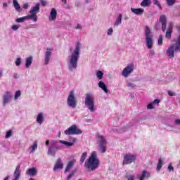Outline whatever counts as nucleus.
<instances>
[{"label":"nucleus","instance_id":"nucleus-1","mask_svg":"<svg viewBox=\"0 0 180 180\" xmlns=\"http://www.w3.org/2000/svg\"><path fill=\"white\" fill-rule=\"evenodd\" d=\"M99 164H101V162L98 158L96 151H93L89 159L86 161L84 167L87 168L89 171H95V169L99 167Z\"/></svg>","mask_w":180,"mask_h":180},{"label":"nucleus","instance_id":"nucleus-2","mask_svg":"<svg viewBox=\"0 0 180 180\" xmlns=\"http://www.w3.org/2000/svg\"><path fill=\"white\" fill-rule=\"evenodd\" d=\"M78 58H79V45H77L73 53L70 56L69 70L72 71L77 68L78 65Z\"/></svg>","mask_w":180,"mask_h":180},{"label":"nucleus","instance_id":"nucleus-3","mask_svg":"<svg viewBox=\"0 0 180 180\" xmlns=\"http://www.w3.org/2000/svg\"><path fill=\"white\" fill-rule=\"evenodd\" d=\"M84 105L90 112H95L96 110V108H95V98L90 94H86Z\"/></svg>","mask_w":180,"mask_h":180},{"label":"nucleus","instance_id":"nucleus-4","mask_svg":"<svg viewBox=\"0 0 180 180\" xmlns=\"http://www.w3.org/2000/svg\"><path fill=\"white\" fill-rule=\"evenodd\" d=\"M145 37L146 46H148V49H149V50H151V49H153V37H154V34H153L151 30H150V27L148 26H146L145 27Z\"/></svg>","mask_w":180,"mask_h":180},{"label":"nucleus","instance_id":"nucleus-5","mask_svg":"<svg viewBox=\"0 0 180 180\" xmlns=\"http://www.w3.org/2000/svg\"><path fill=\"white\" fill-rule=\"evenodd\" d=\"M97 143L98 144V150L101 153H106V139L103 136H101L99 134H97Z\"/></svg>","mask_w":180,"mask_h":180},{"label":"nucleus","instance_id":"nucleus-6","mask_svg":"<svg viewBox=\"0 0 180 180\" xmlns=\"http://www.w3.org/2000/svg\"><path fill=\"white\" fill-rule=\"evenodd\" d=\"M68 106L75 109L77 108V98L74 95V90L70 91L67 100Z\"/></svg>","mask_w":180,"mask_h":180},{"label":"nucleus","instance_id":"nucleus-7","mask_svg":"<svg viewBox=\"0 0 180 180\" xmlns=\"http://www.w3.org/2000/svg\"><path fill=\"white\" fill-rule=\"evenodd\" d=\"M39 12H40V4H37L35 6L30 10V15H28L31 19H33V22H37V13H39Z\"/></svg>","mask_w":180,"mask_h":180},{"label":"nucleus","instance_id":"nucleus-8","mask_svg":"<svg viewBox=\"0 0 180 180\" xmlns=\"http://www.w3.org/2000/svg\"><path fill=\"white\" fill-rule=\"evenodd\" d=\"M137 158L136 155L131 153H127L124 155V160L122 162L123 165H127V164H131L134 162Z\"/></svg>","mask_w":180,"mask_h":180},{"label":"nucleus","instance_id":"nucleus-9","mask_svg":"<svg viewBox=\"0 0 180 180\" xmlns=\"http://www.w3.org/2000/svg\"><path fill=\"white\" fill-rule=\"evenodd\" d=\"M82 134V131H81V129H78V127H77L76 125H72L70 127H69L68 129L65 131V134H66V136Z\"/></svg>","mask_w":180,"mask_h":180},{"label":"nucleus","instance_id":"nucleus-10","mask_svg":"<svg viewBox=\"0 0 180 180\" xmlns=\"http://www.w3.org/2000/svg\"><path fill=\"white\" fill-rule=\"evenodd\" d=\"M56 144H57V141H52L51 142V146L48 148L49 155H52V157H56V151H58V150H60V148L57 147Z\"/></svg>","mask_w":180,"mask_h":180},{"label":"nucleus","instance_id":"nucleus-11","mask_svg":"<svg viewBox=\"0 0 180 180\" xmlns=\"http://www.w3.org/2000/svg\"><path fill=\"white\" fill-rule=\"evenodd\" d=\"M178 50H179V45H176V46L174 45H172L166 51L167 56H168L169 58H174L175 51H178Z\"/></svg>","mask_w":180,"mask_h":180},{"label":"nucleus","instance_id":"nucleus-12","mask_svg":"<svg viewBox=\"0 0 180 180\" xmlns=\"http://www.w3.org/2000/svg\"><path fill=\"white\" fill-rule=\"evenodd\" d=\"M134 68V66L133 65H129L123 70L122 75L125 77V78H127V77H129V75L133 72Z\"/></svg>","mask_w":180,"mask_h":180},{"label":"nucleus","instance_id":"nucleus-13","mask_svg":"<svg viewBox=\"0 0 180 180\" xmlns=\"http://www.w3.org/2000/svg\"><path fill=\"white\" fill-rule=\"evenodd\" d=\"M159 21L162 23V32H165L167 30V17L165 15H160Z\"/></svg>","mask_w":180,"mask_h":180},{"label":"nucleus","instance_id":"nucleus-14","mask_svg":"<svg viewBox=\"0 0 180 180\" xmlns=\"http://www.w3.org/2000/svg\"><path fill=\"white\" fill-rule=\"evenodd\" d=\"M51 51H53V49L48 48L47 51L45 53V65H47L50 61V57L51 56Z\"/></svg>","mask_w":180,"mask_h":180},{"label":"nucleus","instance_id":"nucleus-15","mask_svg":"<svg viewBox=\"0 0 180 180\" xmlns=\"http://www.w3.org/2000/svg\"><path fill=\"white\" fill-rule=\"evenodd\" d=\"M64 168V165H63V162L61 158H58L56 161V163L53 167V171H57V169H63Z\"/></svg>","mask_w":180,"mask_h":180},{"label":"nucleus","instance_id":"nucleus-16","mask_svg":"<svg viewBox=\"0 0 180 180\" xmlns=\"http://www.w3.org/2000/svg\"><path fill=\"white\" fill-rule=\"evenodd\" d=\"M12 98V94L9 91H6L3 99V105L5 106L9 101H11V98Z\"/></svg>","mask_w":180,"mask_h":180},{"label":"nucleus","instance_id":"nucleus-17","mask_svg":"<svg viewBox=\"0 0 180 180\" xmlns=\"http://www.w3.org/2000/svg\"><path fill=\"white\" fill-rule=\"evenodd\" d=\"M49 18L51 20H56L57 19V10L55 8H51Z\"/></svg>","mask_w":180,"mask_h":180},{"label":"nucleus","instance_id":"nucleus-18","mask_svg":"<svg viewBox=\"0 0 180 180\" xmlns=\"http://www.w3.org/2000/svg\"><path fill=\"white\" fill-rule=\"evenodd\" d=\"M26 174L27 175H30V176H34V175L37 174V170H36V168L34 167L30 168L27 169V170L26 171Z\"/></svg>","mask_w":180,"mask_h":180},{"label":"nucleus","instance_id":"nucleus-19","mask_svg":"<svg viewBox=\"0 0 180 180\" xmlns=\"http://www.w3.org/2000/svg\"><path fill=\"white\" fill-rule=\"evenodd\" d=\"M75 162H76L75 160L70 161L68 163V165H67V167H66V168L65 169V173L68 172V171H70L71 169V168H72V167H74V164H75Z\"/></svg>","mask_w":180,"mask_h":180},{"label":"nucleus","instance_id":"nucleus-20","mask_svg":"<svg viewBox=\"0 0 180 180\" xmlns=\"http://www.w3.org/2000/svg\"><path fill=\"white\" fill-rule=\"evenodd\" d=\"M131 11L135 15H142L143 12H144V9H143V8H131Z\"/></svg>","mask_w":180,"mask_h":180},{"label":"nucleus","instance_id":"nucleus-21","mask_svg":"<svg viewBox=\"0 0 180 180\" xmlns=\"http://www.w3.org/2000/svg\"><path fill=\"white\" fill-rule=\"evenodd\" d=\"M29 19H32V18L30 17V15H26L25 17L17 18L15 20V22L17 23H23V22H25V20H29Z\"/></svg>","mask_w":180,"mask_h":180},{"label":"nucleus","instance_id":"nucleus-22","mask_svg":"<svg viewBox=\"0 0 180 180\" xmlns=\"http://www.w3.org/2000/svg\"><path fill=\"white\" fill-rule=\"evenodd\" d=\"M98 86L99 88H101V89L104 91L105 94H108V87H106V84H105L103 82H99Z\"/></svg>","mask_w":180,"mask_h":180},{"label":"nucleus","instance_id":"nucleus-23","mask_svg":"<svg viewBox=\"0 0 180 180\" xmlns=\"http://www.w3.org/2000/svg\"><path fill=\"white\" fill-rule=\"evenodd\" d=\"M171 34H172V26L169 25L167 29V31L166 32V39H171Z\"/></svg>","mask_w":180,"mask_h":180},{"label":"nucleus","instance_id":"nucleus-24","mask_svg":"<svg viewBox=\"0 0 180 180\" xmlns=\"http://www.w3.org/2000/svg\"><path fill=\"white\" fill-rule=\"evenodd\" d=\"M144 178H150V173L143 170L139 180H144Z\"/></svg>","mask_w":180,"mask_h":180},{"label":"nucleus","instance_id":"nucleus-25","mask_svg":"<svg viewBox=\"0 0 180 180\" xmlns=\"http://www.w3.org/2000/svg\"><path fill=\"white\" fill-rule=\"evenodd\" d=\"M13 5L15 10H17L18 12H21L22 8H20V5H19V3H18L17 0H13Z\"/></svg>","mask_w":180,"mask_h":180},{"label":"nucleus","instance_id":"nucleus-26","mask_svg":"<svg viewBox=\"0 0 180 180\" xmlns=\"http://www.w3.org/2000/svg\"><path fill=\"white\" fill-rule=\"evenodd\" d=\"M32 61H33V58L32 57H29L26 58V62H25L26 68H29V67L32 65Z\"/></svg>","mask_w":180,"mask_h":180},{"label":"nucleus","instance_id":"nucleus-27","mask_svg":"<svg viewBox=\"0 0 180 180\" xmlns=\"http://www.w3.org/2000/svg\"><path fill=\"white\" fill-rule=\"evenodd\" d=\"M122 14H119L118 17L117 18L115 22V26H118L122 23Z\"/></svg>","mask_w":180,"mask_h":180},{"label":"nucleus","instance_id":"nucleus-28","mask_svg":"<svg viewBox=\"0 0 180 180\" xmlns=\"http://www.w3.org/2000/svg\"><path fill=\"white\" fill-rule=\"evenodd\" d=\"M43 120H44L43 114L41 112L37 117V123H39V124H41V123H43Z\"/></svg>","mask_w":180,"mask_h":180},{"label":"nucleus","instance_id":"nucleus-29","mask_svg":"<svg viewBox=\"0 0 180 180\" xmlns=\"http://www.w3.org/2000/svg\"><path fill=\"white\" fill-rule=\"evenodd\" d=\"M59 143H60V144H65V146H67V147H71L72 146H74V143H71V142H68V141H59Z\"/></svg>","mask_w":180,"mask_h":180},{"label":"nucleus","instance_id":"nucleus-30","mask_svg":"<svg viewBox=\"0 0 180 180\" xmlns=\"http://www.w3.org/2000/svg\"><path fill=\"white\" fill-rule=\"evenodd\" d=\"M151 2L150 1V0H143L141 3V6L143 7L149 6Z\"/></svg>","mask_w":180,"mask_h":180},{"label":"nucleus","instance_id":"nucleus-31","mask_svg":"<svg viewBox=\"0 0 180 180\" xmlns=\"http://www.w3.org/2000/svg\"><path fill=\"white\" fill-rule=\"evenodd\" d=\"M30 150H31L30 151V153L36 151V150H37V142H34L33 145L30 148Z\"/></svg>","mask_w":180,"mask_h":180},{"label":"nucleus","instance_id":"nucleus-32","mask_svg":"<svg viewBox=\"0 0 180 180\" xmlns=\"http://www.w3.org/2000/svg\"><path fill=\"white\" fill-rule=\"evenodd\" d=\"M88 155V153L84 152L82 153V155H81L80 158V162L82 164H84V161H85V160L86 159V156Z\"/></svg>","mask_w":180,"mask_h":180},{"label":"nucleus","instance_id":"nucleus-33","mask_svg":"<svg viewBox=\"0 0 180 180\" xmlns=\"http://www.w3.org/2000/svg\"><path fill=\"white\" fill-rule=\"evenodd\" d=\"M161 168H162V159L160 158L158 160V163L157 165V171H160V169H161Z\"/></svg>","mask_w":180,"mask_h":180},{"label":"nucleus","instance_id":"nucleus-34","mask_svg":"<svg viewBox=\"0 0 180 180\" xmlns=\"http://www.w3.org/2000/svg\"><path fill=\"white\" fill-rule=\"evenodd\" d=\"M96 77L98 79H102L103 78V72L101 70L96 72Z\"/></svg>","mask_w":180,"mask_h":180},{"label":"nucleus","instance_id":"nucleus-35","mask_svg":"<svg viewBox=\"0 0 180 180\" xmlns=\"http://www.w3.org/2000/svg\"><path fill=\"white\" fill-rule=\"evenodd\" d=\"M21 95H22V92H21L20 90H18V91L15 92V96H14V100H15V101H17V100H18V98H19Z\"/></svg>","mask_w":180,"mask_h":180},{"label":"nucleus","instance_id":"nucleus-36","mask_svg":"<svg viewBox=\"0 0 180 180\" xmlns=\"http://www.w3.org/2000/svg\"><path fill=\"white\" fill-rule=\"evenodd\" d=\"M168 6H172L175 4V0H166Z\"/></svg>","mask_w":180,"mask_h":180},{"label":"nucleus","instance_id":"nucleus-37","mask_svg":"<svg viewBox=\"0 0 180 180\" xmlns=\"http://www.w3.org/2000/svg\"><path fill=\"white\" fill-rule=\"evenodd\" d=\"M153 4L154 5H156L157 6H158V8L160 10L162 9V8L161 7V4H160V1H158V0H153Z\"/></svg>","mask_w":180,"mask_h":180},{"label":"nucleus","instance_id":"nucleus-38","mask_svg":"<svg viewBox=\"0 0 180 180\" xmlns=\"http://www.w3.org/2000/svg\"><path fill=\"white\" fill-rule=\"evenodd\" d=\"M158 44L159 46H162V35H160L158 40Z\"/></svg>","mask_w":180,"mask_h":180},{"label":"nucleus","instance_id":"nucleus-39","mask_svg":"<svg viewBox=\"0 0 180 180\" xmlns=\"http://www.w3.org/2000/svg\"><path fill=\"white\" fill-rule=\"evenodd\" d=\"M22 63V59L20 58H17L16 60H15V65H17V67H19V65H20Z\"/></svg>","mask_w":180,"mask_h":180},{"label":"nucleus","instance_id":"nucleus-40","mask_svg":"<svg viewBox=\"0 0 180 180\" xmlns=\"http://www.w3.org/2000/svg\"><path fill=\"white\" fill-rule=\"evenodd\" d=\"M12 136V131L9 130L8 131L6 132V139H9V137H11Z\"/></svg>","mask_w":180,"mask_h":180},{"label":"nucleus","instance_id":"nucleus-41","mask_svg":"<svg viewBox=\"0 0 180 180\" xmlns=\"http://www.w3.org/2000/svg\"><path fill=\"white\" fill-rule=\"evenodd\" d=\"M127 180H134V176L129 174L126 176Z\"/></svg>","mask_w":180,"mask_h":180},{"label":"nucleus","instance_id":"nucleus-42","mask_svg":"<svg viewBox=\"0 0 180 180\" xmlns=\"http://www.w3.org/2000/svg\"><path fill=\"white\" fill-rule=\"evenodd\" d=\"M19 27H20V25H14L12 26L13 30H18V29H19Z\"/></svg>","mask_w":180,"mask_h":180},{"label":"nucleus","instance_id":"nucleus-43","mask_svg":"<svg viewBox=\"0 0 180 180\" xmlns=\"http://www.w3.org/2000/svg\"><path fill=\"white\" fill-rule=\"evenodd\" d=\"M153 105H154V103H149L147 106V109H154Z\"/></svg>","mask_w":180,"mask_h":180},{"label":"nucleus","instance_id":"nucleus-44","mask_svg":"<svg viewBox=\"0 0 180 180\" xmlns=\"http://www.w3.org/2000/svg\"><path fill=\"white\" fill-rule=\"evenodd\" d=\"M167 94L169 96H175V95H176L175 93H174L173 91H167Z\"/></svg>","mask_w":180,"mask_h":180},{"label":"nucleus","instance_id":"nucleus-45","mask_svg":"<svg viewBox=\"0 0 180 180\" xmlns=\"http://www.w3.org/2000/svg\"><path fill=\"white\" fill-rule=\"evenodd\" d=\"M112 33H113V29L109 28L108 32V36H110V34H112Z\"/></svg>","mask_w":180,"mask_h":180},{"label":"nucleus","instance_id":"nucleus-46","mask_svg":"<svg viewBox=\"0 0 180 180\" xmlns=\"http://www.w3.org/2000/svg\"><path fill=\"white\" fill-rule=\"evenodd\" d=\"M41 3L42 6H46L47 5V2L44 0H41Z\"/></svg>","mask_w":180,"mask_h":180},{"label":"nucleus","instance_id":"nucleus-47","mask_svg":"<svg viewBox=\"0 0 180 180\" xmlns=\"http://www.w3.org/2000/svg\"><path fill=\"white\" fill-rule=\"evenodd\" d=\"M128 86H129L131 88H136V85L133 83H129Z\"/></svg>","mask_w":180,"mask_h":180},{"label":"nucleus","instance_id":"nucleus-48","mask_svg":"<svg viewBox=\"0 0 180 180\" xmlns=\"http://www.w3.org/2000/svg\"><path fill=\"white\" fill-rule=\"evenodd\" d=\"M160 100L155 99V100L153 101V105H155L157 103H160Z\"/></svg>","mask_w":180,"mask_h":180},{"label":"nucleus","instance_id":"nucleus-49","mask_svg":"<svg viewBox=\"0 0 180 180\" xmlns=\"http://www.w3.org/2000/svg\"><path fill=\"white\" fill-rule=\"evenodd\" d=\"M168 169H169V171H174V167H172V165H169L168 166Z\"/></svg>","mask_w":180,"mask_h":180},{"label":"nucleus","instance_id":"nucleus-50","mask_svg":"<svg viewBox=\"0 0 180 180\" xmlns=\"http://www.w3.org/2000/svg\"><path fill=\"white\" fill-rule=\"evenodd\" d=\"M72 176H74V174H73V173H71L70 174L68 175L67 180L71 179V178H72Z\"/></svg>","mask_w":180,"mask_h":180},{"label":"nucleus","instance_id":"nucleus-51","mask_svg":"<svg viewBox=\"0 0 180 180\" xmlns=\"http://www.w3.org/2000/svg\"><path fill=\"white\" fill-rule=\"evenodd\" d=\"M22 8H23L24 9H27V8H29V5H28L27 4H23Z\"/></svg>","mask_w":180,"mask_h":180},{"label":"nucleus","instance_id":"nucleus-52","mask_svg":"<svg viewBox=\"0 0 180 180\" xmlns=\"http://www.w3.org/2000/svg\"><path fill=\"white\" fill-rule=\"evenodd\" d=\"M174 122H175L176 124H180V120L179 119L176 120Z\"/></svg>","mask_w":180,"mask_h":180},{"label":"nucleus","instance_id":"nucleus-53","mask_svg":"<svg viewBox=\"0 0 180 180\" xmlns=\"http://www.w3.org/2000/svg\"><path fill=\"white\" fill-rule=\"evenodd\" d=\"M75 29H82V27H81V25L78 24Z\"/></svg>","mask_w":180,"mask_h":180},{"label":"nucleus","instance_id":"nucleus-54","mask_svg":"<svg viewBox=\"0 0 180 180\" xmlns=\"http://www.w3.org/2000/svg\"><path fill=\"white\" fill-rule=\"evenodd\" d=\"M46 146H49L50 144V141L49 140H46L45 142Z\"/></svg>","mask_w":180,"mask_h":180},{"label":"nucleus","instance_id":"nucleus-55","mask_svg":"<svg viewBox=\"0 0 180 180\" xmlns=\"http://www.w3.org/2000/svg\"><path fill=\"white\" fill-rule=\"evenodd\" d=\"M64 5H67V0H60Z\"/></svg>","mask_w":180,"mask_h":180},{"label":"nucleus","instance_id":"nucleus-56","mask_svg":"<svg viewBox=\"0 0 180 180\" xmlns=\"http://www.w3.org/2000/svg\"><path fill=\"white\" fill-rule=\"evenodd\" d=\"M3 6L4 8H6L8 6V4L7 3H4Z\"/></svg>","mask_w":180,"mask_h":180},{"label":"nucleus","instance_id":"nucleus-57","mask_svg":"<svg viewBox=\"0 0 180 180\" xmlns=\"http://www.w3.org/2000/svg\"><path fill=\"white\" fill-rule=\"evenodd\" d=\"M9 178H10V176H6V177L4 178V180H8V179H9Z\"/></svg>","mask_w":180,"mask_h":180},{"label":"nucleus","instance_id":"nucleus-58","mask_svg":"<svg viewBox=\"0 0 180 180\" xmlns=\"http://www.w3.org/2000/svg\"><path fill=\"white\" fill-rule=\"evenodd\" d=\"M2 75H3V72L2 71H0V77H2Z\"/></svg>","mask_w":180,"mask_h":180},{"label":"nucleus","instance_id":"nucleus-59","mask_svg":"<svg viewBox=\"0 0 180 180\" xmlns=\"http://www.w3.org/2000/svg\"><path fill=\"white\" fill-rule=\"evenodd\" d=\"M86 4H89V0H85Z\"/></svg>","mask_w":180,"mask_h":180},{"label":"nucleus","instance_id":"nucleus-60","mask_svg":"<svg viewBox=\"0 0 180 180\" xmlns=\"http://www.w3.org/2000/svg\"><path fill=\"white\" fill-rule=\"evenodd\" d=\"M16 74L15 75H14V78H18V77H16Z\"/></svg>","mask_w":180,"mask_h":180},{"label":"nucleus","instance_id":"nucleus-61","mask_svg":"<svg viewBox=\"0 0 180 180\" xmlns=\"http://www.w3.org/2000/svg\"><path fill=\"white\" fill-rule=\"evenodd\" d=\"M60 136H61V132L59 131V137H60Z\"/></svg>","mask_w":180,"mask_h":180}]
</instances>
